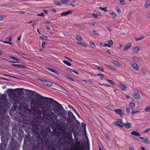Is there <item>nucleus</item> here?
Wrapping results in <instances>:
<instances>
[{"label":"nucleus","mask_w":150,"mask_h":150,"mask_svg":"<svg viewBox=\"0 0 150 150\" xmlns=\"http://www.w3.org/2000/svg\"><path fill=\"white\" fill-rule=\"evenodd\" d=\"M139 50V48L138 47H136L132 49L134 53L137 52Z\"/></svg>","instance_id":"obj_21"},{"label":"nucleus","mask_w":150,"mask_h":150,"mask_svg":"<svg viewBox=\"0 0 150 150\" xmlns=\"http://www.w3.org/2000/svg\"><path fill=\"white\" fill-rule=\"evenodd\" d=\"M29 101L31 109L36 117L37 116L36 119H35L30 124V128L34 134L38 135V139H40L42 142L45 143L48 140L49 136L48 134L43 130V127L42 125L43 123L41 121L42 117V112L39 110L40 108L42 109L44 108L45 103L41 102L37 100H35L33 98L30 99Z\"/></svg>","instance_id":"obj_1"},{"label":"nucleus","mask_w":150,"mask_h":150,"mask_svg":"<svg viewBox=\"0 0 150 150\" xmlns=\"http://www.w3.org/2000/svg\"><path fill=\"white\" fill-rule=\"evenodd\" d=\"M70 71L71 72H73L77 74H79V73L78 72H77V71H74V70H70Z\"/></svg>","instance_id":"obj_48"},{"label":"nucleus","mask_w":150,"mask_h":150,"mask_svg":"<svg viewBox=\"0 0 150 150\" xmlns=\"http://www.w3.org/2000/svg\"><path fill=\"white\" fill-rule=\"evenodd\" d=\"M150 5V1L149 0L146 1L144 4V6L146 8H147Z\"/></svg>","instance_id":"obj_22"},{"label":"nucleus","mask_w":150,"mask_h":150,"mask_svg":"<svg viewBox=\"0 0 150 150\" xmlns=\"http://www.w3.org/2000/svg\"><path fill=\"white\" fill-rule=\"evenodd\" d=\"M63 63L67 65L68 66H70L71 65V63L70 62H69L68 61L66 60H63Z\"/></svg>","instance_id":"obj_27"},{"label":"nucleus","mask_w":150,"mask_h":150,"mask_svg":"<svg viewBox=\"0 0 150 150\" xmlns=\"http://www.w3.org/2000/svg\"><path fill=\"white\" fill-rule=\"evenodd\" d=\"M77 44L84 47H86L87 46V45L86 44L83 42H78Z\"/></svg>","instance_id":"obj_31"},{"label":"nucleus","mask_w":150,"mask_h":150,"mask_svg":"<svg viewBox=\"0 0 150 150\" xmlns=\"http://www.w3.org/2000/svg\"><path fill=\"white\" fill-rule=\"evenodd\" d=\"M33 92L36 93L37 95H38L37 97H38V99L39 100H42V99H45V97H44L42 96L41 95L38 94L36 92H35V91L34 92Z\"/></svg>","instance_id":"obj_24"},{"label":"nucleus","mask_w":150,"mask_h":150,"mask_svg":"<svg viewBox=\"0 0 150 150\" xmlns=\"http://www.w3.org/2000/svg\"><path fill=\"white\" fill-rule=\"evenodd\" d=\"M99 8L101 9L102 10L104 11L105 12H107L108 10H107V7H105L104 8H102L101 7H100Z\"/></svg>","instance_id":"obj_37"},{"label":"nucleus","mask_w":150,"mask_h":150,"mask_svg":"<svg viewBox=\"0 0 150 150\" xmlns=\"http://www.w3.org/2000/svg\"><path fill=\"white\" fill-rule=\"evenodd\" d=\"M120 3L121 5H123L125 4V2L124 0H120Z\"/></svg>","instance_id":"obj_41"},{"label":"nucleus","mask_w":150,"mask_h":150,"mask_svg":"<svg viewBox=\"0 0 150 150\" xmlns=\"http://www.w3.org/2000/svg\"><path fill=\"white\" fill-rule=\"evenodd\" d=\"M38 16H41L43 17L44 16V14L43 13H40V14H37Z\"/></svg>","instance_id":"obj_53"},{"label":"nucleus","mask_w":150,"mask_h":150,"mask_svg":"<svg viewBox=\"0 0 150 150\" xmlns=\"http://www.w3.org/2000/svg\"><path fill=\"white\" fill-rule=\"evenodd\" d=\"M92 34L94 35H95L96 34V32L95 30H93L92 31Z\"/></svg>","instance_id":"obj_60"},{"label":"nucleus","mask_w":150,"mask_h":150,"mask_svg":"<svg viewBox=\"0 0 150 150\" xmlns=\"http://www.w3.org/2000/svg\"><path fill=\"white\" fill-rule=\"evenodd\" d=\"M97 75L100 76L102 79L103 78L104 76V75L102 74H97Z\"/></svg>","instance_id":"obj_42"},{"label":"nucleus","mask_w":150,"mask_h":150,"mask_svg":"<svg viewBox=\"0 0 150 150\" xmlns=\"http://www.w3.org/2000/svg\"><path fill=\"white\" fill-rule=\"evenodd\" d=\"M3 76H9L10 77H13V78L15 77L14 76H10L9 75H8V74H4Z\"/></svg>","instance_id":"obj_57"},{"label":"nucleus","mask_w":150,"mask_h":150,"mask_svg":"<svg viewBox=\"0 0 150 150\" xmlns=\"http://www.w3.org/2000/svg\"><path fill=\"white\" fill-rule=\"evenodd\" d=\"M105 137L107 139H109V137L107 134L105 135Z\"/></svg>","instance_id":"obj_59"},{"label":"nucleus","mask_w":150,"mask_h":150,"mask_svg":"<svg viewBox=\"0 0 150 150\" xmlns=\"http://www.w3.org/2000/svg\"><path fill=\"white\" fill-rule=\"evenodd\" d=\"M76 39L77 40L79 41H82V39L81 37L79 35H77L76 37Z\"/></svg>","instance_id":"obj_33"},{"label":"nucleus","mask_w":150,"mask_h":150,"mask_svg":"<svg viewBox=\"0 0 150 150\" xmlns=\"http://www.w3.org/2000/svg\"><path fill=\"white\" fill-rule=\"evenodd\" d=\"M17 143L12 137L11 139V142L8 146L9 150H17Z\"/></svg>","instance_id":"obj_4"},{"label":"nucleus","mask_w":150,"mask_h":150,"mask_svg":"<svg viewBox=\"0 0 150 150\" xmlns=\"http://www.w3.org/2000/svg\"><path fill=\"white\" fill-rule=\"evenodd\" d=\"M106 80L109 82L110 83L112 84V85H115V83L113 82L111 80L108 79H107Z\"/></svg>","instance_id":"obj_36"},{"label":"nucleus","mask_w":150,"mask_h":150,"mask_svg":"<svg viewBox=\"0 0 150 150\" xmlns=\"http://www.w3.org/2000/svg\"><path fill=\"white\" fill-rule=\"evenodd\" d=\"M119 87L122 90L124 91H125L126 88V87L125 85L122 83H120L119 84Z\"/></svg>","instance_id":"obj_17"},{"label":"nucleus","mask_w":150,"mask_h":150,"mask_svg":"<svg viewBox=\"0 0 150 150\" xmlns=\"http://www.w3.org/2000/svg\"><path fill=\"white\" fill-rule=\"evenodd\" d=\"M129 150H135L132 146H130L129 148Z\"/></svg>","instance_id":"obj_58"},{"label":"nucleus","mask_w":150,"mask_h":150,"mask_svg":"<svg viewBox=\"0 0 150 150\" xmlns=\"http://www.w3.org/2000/svg\"><path fill=\"white\" fill-rule=\"evenodd\" d=\"M61 1L63 4H67L69 2L68 0H61Z\"/></svg>","instance_id":"obj_40"},{"label":"nucleus","mask_w":150,"mask_h":150,"mask_svg":"<svg viewBox=\"0 0 150 150\" xmlns=\"http://www.w3.org/2000/svg\"><path fill=\"white\" fill-rule=\"evenodd\" d=\"M37 79L40 80L45 85L48 86H52V83L49 81H47L45 80L40 79V78H37Z\"/></svg>","instance_id":"obj_7"},{"label":"nucleus","mask_w":150,"mask_h":150,"mask_svg":"<svg viewBox=\"0 0 150 150\" xmlns=\"http://www.w3.org/2000/svg\"><path fill=\"white\" fill-rule=\"evenodd\" d=\"M69 139V144L71 145H72L74 142V140L73 137L72 138V139Z\"/></svg>","instance_id":"obj_34"},{"label":"nucleus","mask_w":150,"mask_h":150,"mask_svg":"<svg viewBox=\"0 0 150 150\" xmlns=\"http://www.w3.org/2000/svg\"><path fill=\"white\" fill-rule=\"evenodd\" d=\"M112 63L114 65L117 66H120V63L118 62L117 61L114 60L112 62Z\"/></svg>","instance_id":"obj_25"},{"label":"nucleus","mask_w":150,"mask_h":150,"mask_svg":"<svg viewBox=\"0 0 150 150\" xmlns=\"http://www.w3.org/2000/svg\"><path fill=\"white\" fill-rule=\"evenodd\" d=\"M46 44V43L45 42H42V47H43V48H44V47L43 46V45H45V44Z\"/></svg>","instance_id":"obj_56"},{"label":"nucleus","mask_w":150,"mask_h":150,"mask_svg":"<svg viewBox=\"0 0 150 150\" xmlns=\"http://www.w3.org/2000/svg\"><path fill=\"white\" fill-rule=\"evenodd\" d=\"M40 38L41 39H44V40H47L48 39V37L46 35L41 36L40 37Z\"/></svg>","instance_id":"obj_35"},{"label":"nucleus","mask_w":150,"mask_h":150,"mask_svg":"<svg viewBox=\"0 0 150 150\" xmlns=\"http://www.w3.org/2000/svg\"><path fill=\"white\" fill-rule=\"evenodd\" d=\"M145 37V36L144 35H142L139 38V39H140V40H142Z\"/></svg>","instance_id":"obj_61"},{"label":"nucleus","mask_w":150,"mask_h":150,"mask_svg":"<svg viewBox=\"0 0 150 150\" xmlns=\"http://www.w3.org/2000/svg\"><path fill=\"white\" fill-rule=\"evenodd\" d=\"M47 69L48 70L50 71H51V72H52L54 73L55 74H57V71H56L55 70H54V69H52L49 68H47Z\"/></svg>","instance_id":"obj_32"},{"label":"nucleus","mask_w":150,"mask_h":150,"mask_svg":"<svg viewBox=\"0 0 150 150\" xmlns=\"http://www.w3.org/2000/svg\"><path fill=\"white\" fill-rule=\"evenodd\" d=\"M96 68L98 69L99 70L101 71H104V69L102 67H96Z\"/></svg>","instance_id":"obj_43"},{"label":"nucleus","mask_w":150,"mask_h":150,"mask_svg":"<svg viewBox=\"0 0 150 150\" xmlns=\"http://www.w3.org/2000/svg\"><path fill=\"white\" fill-rule=\"evenodd\" d=\"M114 111L117 114L120 115L121 117L124 116V115L123 113L122 110L121 109H115Z\"/></svg>","instance_id":"obj_10"},{"label":"nucleus","mask_w":150,"mask_h":150,"mask_svg":"<svg viewBox=\"0 0 150 150\" xmlns=\"http://www.w3.org/2000/svg\"><path fill=\"white\" fill-rule=\"evenodd\" d=\"M115 9L116 11V12L119 14H120L121 13V11L118 6H115Z\"/></svg>","instance_id":"obj_26"},{"label":"nucleus","mask_w":150,"mask_h":150,"mask_svg":"<svg viewBox=\"0 0 150 150\" xmlns=\"http://www.w3.org/2000/svg\"><path fill=\"white\" fill-rule=\"evenodd\" d=\"M92 15L95 18H98V16H100L101 15V13L99 12L94 11L93 13L92 14Z\"/></svg>","instance_id":"obj_11"},{"label":"nucleus","mask_w":150,"mask_h":150,"mask_svg":"<svg viewBox=\"0 0 150 150\" xmlns=\"http://www.w3.org/2000/svg\"><path fill=\"white\" fill-rule=\"evenodd\" d=\"M147 17L148 18H150V12H149L147 14Z\"/></svg>","instance_id":"obj_64"},{"label":"nucleus","mask_w":150,"mask_h":150,"mask_svg":"<svg viewBox=\"0 0 150 150\" xmlns=\"http://www.w3.org/2000/svg\"><path fill=\"white\" fill-rule=\"evenodd\" d=\"M40 145V143H38L37 142L36 145L35 144H33V149L34 150H38L39 149V147Z\"/></svg>","instance_id":"obj_13"},{"label":"nucleus","mask_w":150,"mask_h":150,"mask_svg":"<svg viewBox=\"0 0 150 150\" xmlns=\"http://www.w3.org/2000/svg\"><path fill=\"white\" fill-rule=\"evenodd\" d=\"M73 13V11L71 10L69 11L66 12H64L61 14V15L62 16H66L67 15L71 14Z\"/></svg>","instance_id":"obj_15"},{"label":"nucleus","mask_w":150,"mask_h":150,"mask_svg":"<svg viewBox=\"0 0 150 150\" xmlns=\"http://www.w3.org/2000/svg\"><path fill=\"white\" fill-rule=\"evenodd\" d=\"M13 103L12 100L11 99H10L9 100L6 99L5 97L1 101V105L3 107L4 109L6 108H9L11 104Z\"/></svg>","instance_id":"obj_3"},{"label":"nucleus","mask_w":150,"mask_h":150,"mask_svg":"<svg viewBox=\"0 0 150 150\" xmlns=\"http://www.w3.org/2000/svg\"><path fill=\"white\" fill-rule=\"evenodd\" d=\"M145 110L146 112H150V106L146 107L145 109Z\"/></svg>","instance_id":"obj_38"},{"label":"nucleus","mask_w":150,"mask_h":150,"mask_svg":"<svg viewBox=\"0 0 150 150\" xmlns=\"http://www.w3.org/2000/svg\"><path fill=\"white\" fill-rule=\"evenodd\" d=\"M99 84L100 85H104V86H105L106 87H110V85H108V84H101L100 83H99Z\"/></svg>","instance_id":"obj_45"},{"label":"nucleus","mask_w":150,"mask_h":150,"mask_svg":"<svg viewBox=\"0 0 150 150\" xmlns=\"http://www.w3.org/2000/svg\"><path fill=\"white\" fill-rule=\"evenodd\" d=\"M150 129L149 128H147L146 129L144 130L143 132L145 133H146L149 131Z\"/></svg>","instance_id":"obj_49"},{"label":"nucleus","mask_w":150,"mask_h":150,"mask_svg":"<svg viewBox=\"0 0 150 150\" xmlns=\"http://www.w3.org/2000/svg\"><path fill=\"white\" fill-rule=\"evenodd\" d=\"M126 112L128 114L130 113V109L129 108H127L126 109Z\"/></svg>","instance_id":"obj_47"},{"label":"nucleus","mask_w":150,"mask_h":150,"mask_svg":"<svg viewBox=\"0 0 150 150\" xmlns=\"http://www.w3.org/2000/svg\"><path fill=\"white\" fill-rule=\"evenodd\" d=\"M4 43L8 44H9L11 45H12V43L11 42H9L4 41Z\"/></svg>","instance_id":"obj_54"},{"label":"nucleus","mask_w":150,"mask_h":150,"mask_svg":"<svg viewBox=\"0 0 150 150\" xmlns=\"http://www.w3.org/2000/svg\"><path fill=\"white\" fill-rule=\"evenodd\" d=\"M131 65L132 66L133 68L136 70H138L139 69V67L138 64L134 62H132L130 63Z\"/></svg>","instance_id":"obj_14"},{"label":"nucleus","mask_w":150,"mask_h":150,"mask_svg":"<svg viewBox=\"0 0 150 150\" xmlns=\"http://www.w3.org/2000/svg\"><path fill=\"white\" fill-rule=\"evenodd\" d=\"M124 123L122 120L120 119H118L117 120V121L114 122V125L116 126H117L121 127H123V125Z\"/></svg>","instance_id":"obj_8"},{"label":"nucleus","mask_w":150,"mask_h":150,"mask_svg":"<svg viewBox=\"0 0 150 150\" xmlns=\"http://www.w3.org/2000/svg\"><path fill=\"white\" fill-rule=\"evenodd\" d=\"M75 146L78 150H84L85 149L84 145L81 144L79 142H77L76 143Z\"/></svg>","instance_id":"obj_6"},{"label":"nucleus","mask_w":150,"mask_h":150,"mask_svg":"<svg viewBox=\"0 0 150 150\" xmlns=\"http://www.w3.org/2000/svg\"><path fill=\"white\" fill-rule=\"evenodd\" d=\"M90 45L92 48H94L96 47V45L95 44L91 42H89Z\"/></svg>","instance_id":"obj_39"},{"label":"nucleus","mask_w":150,"mask_h":150,"mask_svg":"<svg viewBox=\"0 0 150 150\" xmlns=\"http://www.w3.org/2000/svg\"><path fill=\"white\" fill-rule=\"evenodd\" d=\"M44 23L46 24H50V23H51V22L49 21H46Z\"/></svg>","instance_id":"obj_62"},{"label":"nucleus","mask_w":150,"mask_h":150,"mask_svg":"<svg viewBox=\"0 0 150 150\" xmlns=\"http://www.w3.org/2000/svg\"><path fill=\"white\" fill-rule=\"evenodd\" d=\"M65 57L67 59H69V60H70L71 62H72L73 61V60L71 59V58H69L68 57Z\"/></svg>","instance_id":"obj_55"},{"label":"nucleus","mask_w":150,"mask_h":150,"mask_svg":"<svg viewBox=\"0 0 150 150\" xmlns=\"http://www.w3.org/2000/svg\"><path fill=\"white\" fill-rule=\"evenodd\" d=\"M43 11L46 14H48V11L47 10H43Z\"/></svg>","instance_id":"obj_63"},{"label":"nucleus","mask_w":150,"mask_h":150,"mask_svg":"<svg viewBox=\"0 0 150 150\" xmlns=\"http://www.w3.org/2000/svg\"><path fill=\"white\" fill-rule=\"evenodd\" d=\"M1 140L2 142L1 144L0 150H1L2 148L1 146H6L8 139V138L5 136H1Z\"/></svg>","instance_id":"obj_5"},{"label":"nucleus","mask_w":150,"mask_h":150,"mask_svg":"<svg viewBox=\"0 0 150 150\" xmlns=\"http://www.w3.org/2000/svg\"><path fill=\"white\" fill-rule=\"evenodd\" d=\"M9 57L10 58H11V59H14V60H16L17 61H18L19 60V59L18 58H16L15 57H14L13 56H9Z\"/></svg>","instance_id":"obj_44"},{"label":"nucleus","mask_w":150,"mask_h":150,"mask_svg":"<svg viewBox=\"0 0 150 150\" xmlns=\"http://www.w3.org/2000/svg\"><path fill=\"white\" fill-rule=\"evenodd\" d=\"M42 115L48 124L57 125L58 121L57 116L53 112L52 110L47 109L45 112L42 111Z\"/></svg>","instance_id":"obj_2"},{"label":"nucleus","mask_w":150,"mask_h":150,"mask_svg":"<svg viewBox=\"0 0 150 150\" xmlns=\"http://www.w3.org/2000/svg\"><path fill=\"white\" fill-rule=\"evenodd\" d=\"M12 65L13 66L20 68H24L25 67L24 65L22 64H12Z\"/></svg>","instance_id":"obj_20"},{"label":"nucleus","mask_w":150,"mask_h":150,"mask_svg":"<svg viewBox=\"0 0 150 150\" xmlns=\"http://www.w3.org/2000/svg\"><path fill=\"white\" fill-rule=\"evenodd\" d=\"M139 138L143 140V142H147L148 141V139L147 138H144V137H140Z\"/></svg>","instance_id":"obj_30"},{"label":"nucleus","mask_w":150,"mask_h":150,"mask_svg":"<svg viewBox=\"0 0 150 150\" xmlns=\"http://www.w3.org/2000/svg\"><path fill=\"white\" fill-rule=\"evenodd\" d=\"M55 147L54 146H51L50 148L49 149V150H55Z\"/></svg>","instance_id":"obj_52"},{"label":"nucleus","mask_w":150,"mask_h":150,"mask_svg":"<svg viewBox=\"0 0 150 150\" xmlns=\"http://www.w3.org/2000/svg\"><path fill=\"white\" fill-rule=\"evenodd\" d=\"M123 126V127H125L126 128L129 129L131 127V124L128 122L124 123Z\"/></svg>","instance_id":"obj_16"},{"label":"nucleus","mask_w":150,"mask_h":150,"mask_svg":"<svg viewBox=\"0 0 150 150\" xmlns=\"http://www.w3.org/2000/svg\"><path fill=\"white\" fill-rule=\"evenodd\" d=\"M134 97L136 99L138 100L140 98V96L138 93H135L133 95Z\"/></svg>","instance_id":"obj_19"},{"label":"nucleus","mask_w":150,"mask_h":150,"mask_svg":"<svg viewBox=\"0 0 150 150\" xmlns=\"http://www.w3.org/2000/svg\"><path fill=\"white\" fill-rule=\"evenodd\" d=\"M55 3L56 5L57 6H60L61 5L60 3L57 1H55Z\"/></svg>","instance_id":"obj_51"},{"label":"nucleus","mask_w":150,"mask_h":150,"mask_svg":"<svg viewBox=\"0 0 150 150\" xmlns=\"http://www.w3.org/2000/svg\"><path fill=\"white\" fill-rule=\"evenodd\" d=\"M58 130L60 131H64V129H63V128L62 127H59L58 128Z\"/></svg>","instance_id":"obj_50"},{"label":"nucleus","mask_w":150,"mask_h":150,"mask_svg":"<svg viewBox=\"0 0 150 150\" xmlns=\"http://www.w3.org/2000/svg\"><path fill=\"white\" fill-rule=\"evenodd\" d=\"M135 106V104L134 102H132L130 103L129 106L131 109L134 108Z\"/></svg>","instance_id":"obj_23"},{"label":"nucleus","mask_w":150,"mask_h":150,"mask_svg":"<svg viewBox=\"0 0 150 150\" xmlns=\"http://www.w3.org/2000/svg\"><path fill=\"white\" fill-rule=\"evenodd\" d=\"M62 133L68 139H72V137L71 134L69 132H64Z\"/></svg>","instance_id":"obj_9"},{"label":"nucleus","mask_w":150,"mask_h":150,"mask_svg":"<svg viewBox=\"0 0 150 150\" xmlns=\"http://www.w3.org/2000/svg\"><path fill=\"white\" fill-rule=\"evenodd\" d=\"M108 44L109 45V47H110V46L112 45L113 44V41L112 40H109L108 42Z\"/></svg>","instance_id":"obj_28"},{"label":"nucleus","mask_w":150,"mask_h":150,"mask_svg":"<svg viewBox=\"0 0 150 150\" xmlns=\"http://www.w3.org/2000/svg\"><path fill=\"white\" fill-rule=\"evenodd\" d=\"M132 135L139 137L141 136V134L139 133L133 131L131 133Z\"/></svg>","instance_id":"obj_18"},{"label":"nucleus","mask_w":150,"mask_h":150,"mask_svg":"<svg viewBox=\"0 0 150 150\" xmlns=\"http://www.w3.org/2000/svg\"><path fill=\"white\" fill-rule=\"evenodd\" d=\"M132 46V44L131 42H129L127 44H126L124 48V51H127Z\"/></svg>","instance_id":"obj_12"},{"label":"nucleus","mask_w":150,"mask_h":150,"mask_svg":"<svg viewBox=\"0 0 150 150\" xmlns=\"http://www.w3.org/2000/svg\"><path fill=\"white\" fill-rule=\"evenodd\" d=\"M110 15H112V17L114 18H116V15H115V14L114 13H110Z\"/></svg>","instance_id":"obj_46"},{"label":"nucleus","mask_w":150,"mask_h":150,"mask_svg":"<svg viewBox=\"0 0 150 150\" xmlns=\"http://www.w3.org/2000/svg\"><path fill=\"white\" fill-rule=\"evenodd\" d=\"M133 59L134 60L136 61L140 62V61H142L141 59H140L139 58L137 57H136V56L133 57Z\"/></svg>","instance_id":"obj_29"}]
</instances>
